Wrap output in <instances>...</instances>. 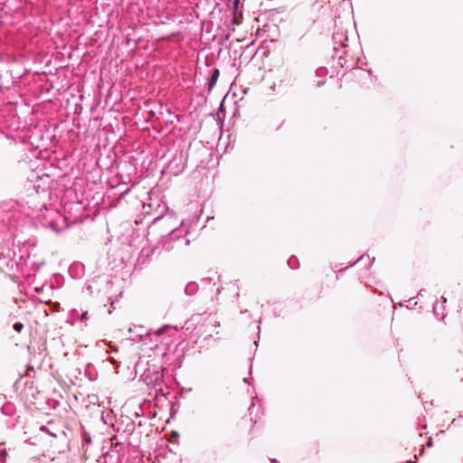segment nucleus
<instances>
[{
	"label": "nucleus",
	"mask_w": 463,
	"mask_h": 463,
	"mask_svg": "<svg viewBox=\"0 0 463 463\" xmlns=\"http://www.w3.org/2000/svg\"><path fill=\"white\" fill-rule=\"evenodd\" d=\"M27 191H34L35 194L42 197L44 201L46 197L49 199V203L45 202L41 204L34 205L33 211L45 210L43 213L45 222L43 225L51 227L53 231L58 232V225L52 215L58 213L56 203L58 202V171L53 163L50 166H44L43 169L33 170L27 176V183L25 184Z\"/></svg>",
	"instance_id": "1"
},
{
	"label": "nucleus",
	"mask_w": 463,
	"mask_h": 463,
	"mask_svg": "<svg viewBox=\"0 0 463 463\" xmlns=\"http://www.w3.org/2000/svg\"><path fill=\"white\" fill-rule=\"evenodd\" d=\"M81 100L82 94L77 84H71L62 91L60 90V125H75L83 109Z\"/></svg>",
	"instance_id": "2"
},
{
	"label": "nucleus",
	"mask_w": 463,
	"mask_h": 463,
	"mask_svg": "<svg viewBox=\"0 0 463 463\" xmlns=\"http://www.w3.org/2000/svg\"><path fill=\"white\" fill-rule=\"evenodd\" d=\"M138 383L153 399L158 400L159 397H164L167 401L178 400V394L172 392V388L165 383V378H139Z\"/></svg>",
	"instance_id": "3"
},
{
	"label": "nucleus",
	"mask_w": 463,
	"mask_h": 463,
	"mask_svg": "<svg viewBox=\"0 0 463 463\" xmlns=\"http://www.w3.org/2000/svg\"><path fill=\"white\" fill-rule=\"evenodd\" d=\"M187 231L183 227L171 229L165 235H161L157 245L154 247L152 252L161 246L165 251L181 250L190 244V240L186 238Z\"/></svg>",
	"instance_id": "4"
},
{
	"label": "nucleus",
	"mask_w": 463,
	"mask_h": 463,
	"mask_svg": "<svg viewBox=\"0 0 463 463\" xmlns=\"http://www.w3.org/2000/svg\"><path fill=\"white\" fill-rule=\"evenodd\" d=\"M62 205V212L60 210V218L62 217L64 222V228H70L73 225H80L83 222L82 215L84 212V206L79 200L65 202L63 199H60V206Z\"/></svg>",
	"instance_id": "5"
},
{
	"label": "nucleus",
	"mask_w": 463,
	"mask_h": 463,
	"mask_svg": "<svg viewBox=\"0 0 463 463\" xmlns=\"http://www.w3.org/2000/svg\"><path fill=\"white\" fill-rule=\"evenodd\" d=\"M60 432V454L66 450L71 451L72 448L78 449L79 423L75 419L65 422Z\"/></svg>",
	"instance_id": "6"
},
{
	"label": "nucleus",
	"mask_w": 463,
	"mask_h": 463,
	"mask_svg": "<svg viewBox=\"0 0 463 463\" xmlns=\"http://www.w3.org/2000/svg\"><path fill=\"white\" fill-rule=\"evenodd\" d=\"M169 326H164L163 327L152 331L146 330L143 326H135V335L130 337L133 342H141L144 345L155 343L157 345V338L160 337Z\"/></svg>",
	"instance_id": "7"
},
{
	"label": "nucleus",
	"mask_w": 463,
	"mask_h": 463,
	"mask_svg": "<svg viewBox=\"0 0 463 463\" xmlns=\"http://www.w3.org/2000/svg\"><path fill=\"white\" fill-rule=\"evenodd\" d=\"M345 38V40L346 41L347 40V37L343 35L342 33L341 34H338V33H335L333 34V41L335 43H339V46L336 47V46H334V54H333V58L335 59L337 57L338 59V64L344 68V67H346V68H354V66L353 65H347V59H346V55H347V51H344L343 54H339L338 55V52H339V48L340 47H346V45L343 43V39Z\"/></svg>",
	"instance_id": "8"
},
{
	"label": "nucleus",
	"mask_w": 463,
	"mask_h": 463,
	"mask_svg": "<svg viewBox=\"0 0 463 463\" xmlns=\"http://www.w3.org/2000/svg\"><path fill=\"white\" fill-rule=\"evenodd\" d=\"M186 162V156L184 152L175 151L172 158L168 162L169 170L175 175H178L184 170Z\"/></svg>",
	"instance_id": "9"
},
{
	"label": "nucleus",
	"mask_w": 463,
	"mask_h": 463,
	"mask_svg": "<svg viewBox=\"0 0 463 463\" xmlns=\"http://www.w3.org/2000/svg\"><path fill=\"white\" fill-rule=\"evenodd\" d=\"M146 108H149L148 114L150 118H164V105L161 102L147 101L145 103Z\"/></svg>",
	"instance_id": "10"
},
{
	"label": "nucleus",
	"mask_w": 463,
	"mask_h": 463,
	"mask_svg": "<svg viewBox=\"0 0 463 463\" xmlns=\"http://www.w3.org/2000/svg\"><path fill=\"white\" fill-rule=\"evenodd\" d=\"M68 272L71 279H80L85 274V265L80 261H74L69 266Z\"/></svg>",
	"instance_id": "11"
},
{
	"label": "nucleus",
	"mask_w": 463,
	"mask_h": 463,
	"mask_svg": "<svg viewBox=\"0 0 463 463\" xmlns=\"http://www.w3.org/2000/svg\"><path fill=\"white\" fill-rule=\"evenodd\" d=\"M219 77H220V70L218 68H213L209 71V78H208V81L206 84L208 93H210L213 90Z\"/></svg>",
	"instance_id": "12"
},
{
	"label": "nucleus",
	"mask_w": 463,
	"mask_h": 463,
	"mask_svg": "<svg viewBox=\"0 0 463 463\" xmlns=\"http://www.w3.org/2000/svg\"><path fill=\"white\" fill-rule=\"evenodd\" d=\"M76 318H79L80 322H84L88 318V311H82L81 314L79 315V311L77 309H71L66 319V323L72 325Z\"/></svg>",
	"instance_id": "13"
},
{
	"label": "nucleus",
	"mask_w": 463,
	"mask_h": 463,
	"mask_svg": "<svg viewBox=\"0 0 463 463\" xmlns=\"http://www.w3.org/2000/svg\"><path fill=\"white\" fill-rule=\"evenodd\" d=\"M88 401L90 404L97 406V412L100 414V417L103 419L104 410L102 408H104V406H101L99 396L97 394H90L88 395Z\"/></svg>",
	"instance_id": "14"
},
{
	"label": "nucleus",
	"mask_w": 463,
	"mask_h": 463,
	"mask_svg": "<svg viewBox=\"0 0 463 463\" xmlns=\"http://www.w3.org/2000/svg\"><path fill=\"white\" fill-rule=\"evenodd\" d=\"M172 221V218H165V216H158L154 219L150 229H155L157 225L160 227L169 226V222Z\"/></svg>",
	"instance_id": "15"
},
{
	"label": "nucleus",
	"mask_w": 463,
	"mask_h": 463,
	"mask_svg": "<svg viewBox=\"0 0 463 463\" xmlns=\"http://www.w3.org/2000/svg\"><path fill=\"white\" fill-rule=\"evenodd\" d=\"M365 256L367 257L368 259V264L366 265V268H370L372 266V264L373 263L375 258L373 257V258H370L369 255H366V254H363L362 256H360L357 260H351L348 262L347 266L345 267L346 269L348 268H351V267H354V265H356L359 261L363 260Z\"/></svg>",
	"instance_id": "16"
},
{
	"label": "nucleus",
	"mask_w": 463,
	"mask_h": 463,
	"mask_svg": "<svg viewBox=\"0 0 463 463\" xmlns=\"http://www.w3.org/2000/svg\"><path fill=\"white\" fill-rule=\"evenodd\" d=\"M136 425L133 420L130 419H128L127 423L125 424V427L123 429V433H125L127 436H130L135 431Z\"/></svg>",
	"instance_id": "17"
},
{
	"label": "nucleus",
	"mask_w": 463,
	"mask_h": 463,
	"mask_svg": "<svg viewBox=\"0 0 463 463\" xmlns=\"http://www.w3.org/2000/svg\"><path fill=\"white\" fill-rule=\"evenodd\" d=\"M444 308H445L444 305H441L439 307V304H438V301L436 300L434 302L433 307H432V312H433L434 317L436 318L439 319V316L442 315V317L440 319H443V317H444V315H443Z\"/></svg>",
	"instance_id": "18"
},
{
	"label": "nucleus",
	"mask_w": 463,
	"mask_h": 463,
	"mask_svg": "<svg viewBox=\"0 0 463 463\" xmlns=\"http://www.w3.org/2000/svg\"><path fill=\"white\" fill-rule=\"evenodd\" d=\"M197 290L198 285L195 282H189L184 288V292L188 296L194 295L197 292Z\"/></svg>",
	"instance_id": "19"
},
{
	"label": "nucleus",
	"mask_w": 463,
	"mask_h": 463,
	"mask_svg": "<svg viewBox=\"0 0 463 463\" xmlns=\"http://www.w3.org/2000/svg\"><path fill=\"white\" fill-rule=\"evenodd\" d=\"M241 5V0H233L232 1V9H233V18H232V24H240L241 21L236 15V12L239 9Z\"/></svg>",
	"instance_id": "20"
},
{
	"label": "nucleus",
	"mask_w": 463,
	"mask_h": 463,
	"mask_svg": "<svg viewBox=\"0 0 463 463\" xmlns=\"http://www.w3.org/2000/svg\"><path fill=\"white\" fill-rule=\"evenodd\" d=\"M169 402L171 403L170 416L174 418L175 414L178 412V400H171Z\"/></svg>",
	"instance_id": "21"
},
{
	"label": "nucleus",
	"mask_w": 463,
	"mask_h": 463,
	"mask_svg": "<svg viewBox=\"0 0 463 463\" xmlns=\"http://www.w3.org/2000/svg\"><path fill=\"white\" fill-rule=\"evenodd\" d=\"M288 265L292 269H297L299 267V261L297 257L291 256L288 260Z\"/></svg>",
	"instance_id": "22"
},
{
	"label": "nucleus",
	"mask_w": 463,
	"mask_h": 463,
	"mask_svg": "<svg viewBox=\"0 0 463 463\" xmlns=\"http://www.w3.org/2000/svg\"><path fill=\"white\" fill-rule=\"evenodd\" d=\"M14 203L10 201V202H3L0 203V207L3 208V210L5 212H8V211H11L12 208H14Z\"/></svg>",
	"instance_id": "23"
},
{
	"label": "nucleus",
	"mask_w": 463,
	"mask_h": 463,
	"mask_svg": "<svg viewBox=\"0 0 463 463\" xmlns=\"http://www.w3.org/2000/svg\"><path fill=\"white\" fill-rule=\"evenodd\" d=\"M331 269L337 274H342L346 270V268H342L341 263H335L331 266Z\"/></svg>",
	"instance_id": "24"
},
{
	"label": "nucleus",
	"mask_w": 463,
	"mask_h": 463,
	"mask_svg": "<svg viewBox=\"0 0 463 463\" xmlns=\"http://www.w3.org/2000/svg\"><path fill=\"white\" fill-rule=\"evenodd\" d=\"M327 72L328 71L326 67H319L315 71L317 77H325Z\"/></svg>",
	"instance_id": "25"
},
{
	"label": "nucleus",
	"mask_w": 463,
	"mask_h": 463,
	"mask_svg": "<svg viewBox=\"0 0 463 463\" xmlns=\"http://www.w3.org/2000/svg\"><path fill=\"white\" fill-rule=\"evenodd\" d=\"M165 114H167L169 117L175 118L176 121H180V115L172 113L171 109L164 106V115Z\"/></svg>",
	"instance_id": "26"
},
{
	"label": "nucleus",
	"mask_w": 463,
	"mask_h": 463,
	"mask_svg": "<svg viewBox=\"0 0 463 463\" xmlns=\"http://www.w3.org/2000/svg\"><path fill=\"white\" fill-rule=\"evenodd\" d=\"M13 328L15 332L21 333L24 328V325L21 322H15L13 326Z\"/></svg>",
	"instance_id": "27"
},
{
	"label": "nucleus",
	"mask_w": 463,
	"mask_h": 463,
	"mask_svg": "<svg viewBox=\"0 0 463 463\" xmlns=\"http://www.w3.org/2000/svg\"><path fill=\"white\" fill-rule=\"evenodd\" d=\"M191 391H192V388H184V387L179 388V391L176 392V394H178V400L183 396L184 392H188Z\"/></svg>",
	"instance_id": "28"
},
{
	"label": "nucleus",
	"mask_w": 463,
	"mask_h": 463,
	"mask_svg": "<svg viewBox=\"0 0 463 463\" xmlns=\"http://www.w3.org/2000/svg\"><path fill=\"white\" fill-rule=\"evenodd\" d=\"M165 125L175 126L176 119L174 118L169 117L168 118L165 119Z\"/></svg>",
	"instance_id": "29"
},
{
	"label": "nucleus",
	"mask_w": 463,
	"mask_h": 463,
	"mask_svg": "<svg viewBox=\"0 0 463 463\" xmlns=\"http://www.w3.org/2000/svg\"><path fill=\"white\" fill-rule=\"evenodd\" d=\"M84 290L88 291V293L90 295H92L93 294V288L90 284H89L88 282L86 283L85 287H84Z\"/></svg>",
	"instance_id": "30"
},
{
	"label": "nucleus",
	"mask_w": 463,
	"mask_h": 463,
	"mask_svg": "<svg viewBox=\"0 0 463 463\" xmlns=\"http://www.w3.org/2000/svg\"><path fill=\"white\" fill-rule=\"evenodd\" d=\"M41 430L49 433L52 437H56V434L53 432H51L46 426H42Z\"/></svg>",
	"instance_id": "31"
},
{
	"label": "nucleus",
	"mask_w": 463,
	"mask_h": 463,
	"mask_svg": "<svg viewBox=\"0 0 463 463\" xmlns=\"http://www.w3.org/2000/svg\"><path fill=\"white\" fill-rule=\"evenodd\" d=\"M253 380H254V378H248V377L243 378V382L248 385H252Z\"/></svg>",
	"instance_id": "32"
},
{
	"label": "nucleus",
	"mask_w": 463,
	"mask_h": 463,
	"mask_svg": "<svg viewBox=\"0 0 463 463\" xmlns=\"http://www.w3.org/2000/svg\"><path fill=\"white\" fill-rule=\"evenodd\" d=\"M222 103H223V101L221 103L220 108H219L218 112H217L219 117H220L221 113L224 114V112H225Z\"/></svg>",
	"instance_id": "33"
},
{
	"label": "nucleus",
	"mask_w": 463,
	"mask_h": 463,
	"mask_svg": "<svg viewBox=\"0 0 463 463\" xmlns=\"http://www.w3.org/2000/svg\"><path fill=\"white\" fill-rule=\"evenodd\" d=\"M74 190L72 188L67 189L65 193V196H71L72 194H74Z\"/></svg>",
	"instance_id": "34"
},
{
	"label": "nucleus",
	"mask_w": 463,
	"mask_h": 463,
	"mask_svg": "<svg viewBox=\"0 0 463 463\" xmlns=\"http://www.w3.org/2000/svg\"><path fill=\"white\" fill-rule=\"evenodd\" d=\"M326 83V80H318L317 82V87L320 88Z\"/></svg>",
	"instance_id": "35"
},
{
	"label": "nucleus",
	"mask_w": 463,
	"mask_h": 463,
	"mask_svg": "<svg viewBox=\"0 0 463 463\" xmlns=\"http://www.w3.org/2000/svg\"><path fill=\"white\" fill-rule=\"evenodd\" d=\"M66 161H67L66 156H62V157H61V156H60V159H59L60 165H61L62 163H65Z\"/></svg>",
	"instance_id": "36"
},
{
	"label": "nucleus",
	"mask_w": 463,
	"mask_h": 463,
	"mask_svg": "<svg viewBox=\"0 0 463 463\" xmlns=\"http://www.w3.org/2000/svg\"><path fill=\"white\" fill-rule=\"evenodd\" d=\"M432 444H433V440H432V439H431V438H430V439H428V441H427V446H428V447H431V446H432Z\"/></svg>",
	"instance_id": "37"
},
{
	"label": "nucleus",
	"mask_w": 463,
	"mask_h": 463,
	"mask_svg": "<svg viewBox=\"0 0 463 463\" xmlns=\"http://www.w3.org/2000/svg\"><path fill=\"white\" fill-rule=\"evenodd\" d=\"M64 279L60 275V284L59 287L61 288Z\"/></svg>",
	"instance_id": "38"
},
{
	"label": "nucleus",
	"mask_w": 463,
	"mask_h": 463,
	"mask_svg": "<svg viewBox=\"0 0 463 463\" xmlns=\"http://www.w3.org/2000/svg\"><path fill=\"white\" fill-rule=\"evenodd\" d=\"M128 332H129V333H131V334H133V335H135V332H136V331H135V327H134V328L129 327V328H128Z\"/></svg>",
	"instance_id": "39"
},
{
	"label": "nucleus",
	"mask_w": 463,
	"mask_h": 463,
	"mask_svg": "<svg viewBox=\"0 0 463 463\" xmlns=\"http://www.w3.org/2000/svg\"><path fill=\"white\" fill-rule=\"evenodd\" d=\"M425 291V289L421 288L419 292H418V297L419 296H423V292Z\"/></svg>",
	"instance_id": "40"
},
{
	"label": "nucleus",
	"mask_w": 463,
	"mask_h": 463,
	"mask_svg": "<svg viewBox=\"0 0 463 463\" xmlns=\"http://www.w3.org/2000/svg\"><path fill=\"white\" fill-rule=\"evenodd\" d=\"M66 176H67V175H66V174H64V175H60V182H61V180H63Z\"/></svg>",
	"instance_id": "41"
},
{
	"label": "nucleus",
	"mask_w": 463,
	"mask_h": 463,
	"mask_svg": "<svg viewBox=\"0 0 463 463\" xmlns=\"http://www.w3.org/2000/svg\"><path fill=\"white\" fill-rule=\"evenodd\" d=\"M271 463H279V461L276 458H269Z\"/></svg>",
	"instance_id": "42"
},
{
	"label": "nucleus",
	"mask_w": 463,
	"mask_h": 463,
	"mask_svg": "<svg viewBox=\"0 0 463 463\" xmlns=\"http://www.w3.org/2000/svg\"><path fill=\"white\" fill-rule=\"evenodd\" d=\"M5 364V361H0V367H3Z\"/></svg>",
	"instance_id": "43"
},
{
	"label": "nucleus",
	"mask_w": 463,
	"mask_h": 463,
	"mask_svg": "<svg viewBox=\"0 0 463 463\" xmlns=\"http://www.w3.org/2000/svg\"><path fill=\"white\" fill-rule=\"evenodd\" d=\"M441 299H442V303H446L447 302V298L445 297H441Z\"/></svg>",
	"instance_id": "44"
},
{
	"label": "nucleus",
	"mask_w": 463,
	"mask_h": 463,
	"mask_svg": "<svg viewBox=\"0 0 463 463\" xmlns=\"http://www.w3.org/2000/svg\"><path fill=\"white\" fill-rule=\"evenodd\" d=\"M249 374H250V376H251V374H252V368H251V366L249 369Z\"/></svg>",
	"instance_id": "45"
},
{
	"label": "nucleus",
	"mask_w": 463,
	"mask_h": 463,
	"mask_svg": "<svg viewBox=\"0 0 463 463\" xmlns=\"http://www.w3.org/2000/svg\"><path fill=\"white\" fill-rule=\"evenodd\" d=\"M96 379H97V378H92V377H90V378H89V380H90V381H94V380H96Z\"/></svg>",
	"instance_id": "46"
},
{
	"label": "nucleus",
	"mask_w": 463,
	"mask_h": 463,
	"mask_svg": "<svg viewBox=\"0 0 463 463\" xmlns=\"http://www.w3.org/2000/svg\"><path fill=\"white\" fill-rule=\"evenodd\" d=\"M22 376H23V377H25V376H29V374H28V373H26V374H23Z\"/></svg>",
	"instance_id": "47"
},
{
	"label": "nucleus",
	"mask_w": 463,
	"mask_h": 463,
	"mask_svg": "<svg viewBox=\"0 0 463 463\" xmlns=\"http://www.w3.org/2000/svg\"><path fill=\"white\" fill-rule=\"evenodd\" d=\"M257 328H258L259 331L260 330V326H258Z\"/></svg>",
	"instance_id": "48"
}]
</instances>
